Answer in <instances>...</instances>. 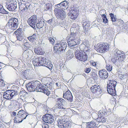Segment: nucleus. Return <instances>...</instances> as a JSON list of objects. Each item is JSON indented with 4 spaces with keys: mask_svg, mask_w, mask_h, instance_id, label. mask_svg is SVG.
<instances>
[{
    "mask_svg": "<svg viewBox=\"0 0 128 128\" xmlns=\"http://www.w3.org/2000/svg\"><path fill=\"white\" fill-rule=\"evenodd\" d=\"M12 103V105L14 107H18L19 106L18 102L16 100H13Z\"/></svg>",
    "mask_w": 128,
    "mask_h": 128,
    "instance_id": "52",
    "label": "nucleus"
},
{
    "mask_svg": "<svg viewBox=\"0 0 128 128\" xmlns=\"http://www.w3.org/2000/svg\"><path fill=\"white\" fill-rule=\"evenodd\" d=\"M30 5H28L25 4V6L23 8V12H26L27 10Z\"/></svg>",
    "mask_w": 128,
    "mask_h": 128,
    "instance_id": "54",
    "label": "nucleus"
},
{
    "mask_svg": "<svg viewBox=\"0 0 128 128\" xmlns=\"http://www.w3.org/2000/svg\"><path fill=\"white\" fill-rule=\"evenodd\" d=\"M20 116L17 114L16 116L15 117L14 121V123H20L22 122L24 118H22Z\"/></svg>",
    "mask_w": 128,
    "mask_h": 128,
    "instance_id": "31",
    "label": "nucleus"
},
{
    "mask_svg": "<svg viewBox=\"0 0 128 128\" xmlns=\"http://www.w3.org/2000/svg\"><path fill=\"white\" fill-rule=\"evenodd\" d=\"M56 101V104L55 107L56 108L59 109L66 108V103L64 100L60 98H57Z\"/></svg>",
    "mask_w": 128,
    "mask_h": 128,
    "instance_id": "6",
    "label": "nucleus"
},
{
    "mask_svg": "<svg viewBox=\"0 0 128 128\" xmlns=\"http://www.w3.org/2000/svg\"><path fill=\"white\" fill-rule=\"evenodd\" d=\"M99 76L103 79H106L108 77V74L106 70H100L99 72Z\"/></svg>",
    "mask_w": 128,
    "mask_h": 128,
    "instance_id": "20",
    "label": "nucleus"
},
{
    "mask_svg": "<svg viewBox=\"0 0 128 128\" xmlns=\"http://www.w3.org/2000/svg\"><path fill=\"white\" fill-rule=\"evenodd\" d=\"M107 111L106 109H103L102 110H100L98 112V114L100 116H106V114Z\"/></svg>",
    "mask_w": 128,
    "mask_h": 128,
    "instance_id": "36",
    "label": "nucleus"
},
{
    "mask_svg": "<svg viewBox=\"0 0 128 128\" xmlns=\"http://www.w3.org/2000/svg\"><path fill=\"white\" fill-rule=\"evenodd\" d=\"M40 86H39L40 88L39 89H38L36 92H41L44 93L48 96L50 94V91L48 90V89L44 86H43L41 84Z\"/></svg>",
    "mask_w": 128,
    "mask_h": 128,
    "instance_id": "15",
    "label": "nucleus"
},
{
    "mask_svg": "<svg viewBox=\"0 0 128 128\" xmlns=\"http://www.w3.org/2000/svg\"><path fill=\"white\" fill-rule=\"evenodd\" d=\"M90 22L88 20L85 21L83 22L82 26L84 30V32L82 31L83 33H82V35H87L88 34V31L90 28Z\"/></svg>",
    "mask_w": 128,
    "mask_h": 128,
    "instance_id": "10",
    "label": "nucleus"
},
{
    "mask_svg": "<svg viewBox=\"0 0 128 128\" xmlns=\"http://www.w3.org/2000/svg\"><path fill=\"white\" fill-rule=\"evenodd\" d=\"M43 58V59H42V60L41 62L40 63V65L41 66H43L44 64V63H45V64H47V62H48L49 61L47 60H46V58Z\"/></svg>",
    "mask_w": 128,
    "mask_h": 128,
    "instance_id": "51",
    "label": "nucleus"
},
{
    "mask_svg": "<svg viewBox=\"0 0 128 128\" xmlns=\"http://www.w3.org/2000/svg\"><path fill=\"white\" fill-rule=\"evenodd\" d=\"M0 13L2 14H8V12L6 11L3 8L2 6L0 4Z\"/></svg>",
    "mask_w": 128,
    "mask_h": 128,
    "instance_id": "43",
    "label": "nucleus"
},
{
    "mask_svg": "<svg viewBox=\"0 0 128 128\" xmlns=\"http://www.w3.org/2000/svg\"><path fill=\"white\" fill-rule=\"evenodd\" d=\"M80 47L78 48L76 50V52L75 53V54L76 57V59L79 60H77L78 62L80 60Z\"/></svg>",
    "mask_w": 128,
    "mask_h": 128,
    "instance_id": "33",
    "label": "nucleus"
},
{
    "mask_svg": "<svg viewBox=\"0 0 128 128\" xmlns=\"http://www.w3.org/2000/svg\"><path fill=\"white\" fill-rule=\"evenodd\" d=\"M91 75L94 80H96L98 76L95 72H92L91 73Z\"/></svg>",
    "mask_w": 128,
    "mask_h": 128,
    "instance_id": "48",
    "label": "nucleus"
},
{
    "mask_svg": "<svg viewBox=\"0 0 128 128\" xmlns=\"http://www.w3.org/2000/svg\"><path fill=\"white\" fill-rule=\"evenodd\" d=\"M37 17L36 15H33L29 18L28 21V24L34 29H36V23Z\"/></svg>",
    "mask_w": 128,
    "mask_h": 128,
    "instance_id": "8",
    "label": "nucleus"
},
{
    "mask_svg": "<svg viewBox=\"0 0 128 128\" xmlns=\"http://www.w3.org/2000/svg\"><path fill=\"white\" fill-rule=\"evenodd\" d=\"M34 60L32 61L33 64L34 66H41V62L43 59V58L42 57H34L33 59Z\"/></svg>",
    "mask_w": 128,
    "mask_h": 128,
    "instance_id": "18",
    "label": "nucleus"
},
{
    "mask_svg": "<svg viewBox=\"0 0 128 128\" xmlns=\"http://www.w3.org/2000/svg\"><path fill=\"white\" fill-rule=\"evenodd\" d=\"M52 5L50 4H46L44 6V10H52Z\"/></svg>",
    "mask_w": 128,
    "mask_h": 128,
    "instance_id": "41",
    "label": "nucleus"
},
{
    "mask_svg": "<svg viewBox=\"0 0 128 128\" xmlns=\"http://www.w3.org/2000/svg\"><path fill=\"white\" fill-rule=\"evenodd\" d=\"M18 4L19 9L23 12L24 10L23 8L25 6V4L22 2H19Z\"/></svg>",
    "mask_w": 128,
    "mask_h": 128,
    "instance_id": "45",
    "label": "nucleus"
},
{
    "mask_svg": "<svg viewBox=\"0 0 128 128\" xmlns=\"http://www.w3.org/2000/svg\"><path fill=\"white\" fill-rule=\"evenodd\" d=\"M101 16L102 17V18L103 20V22L104 23H106L108 21V20L107 19L106 16L105 15V14H101Z\"/></svg>",
    "mask_w": 128,
    "mask_h": 128,
    "instance_id": "47",
    "label": "nucleus"
},
{
    "mask_svg": "<svg viewBox=\"0 0 128 128\" xmlns=\"http://www.w3.org/2000/svg\"><path fill=\"white\" fill-rule=\"evenodd\" d=\"M5 84L4 80L0 78V87H2L4 86Z\"/></svg>",
    "mask_w": 128,
    "mask_h": 128,
    "instance_id": "56",
    "label": "nucleus"
},
{
    "mask_svg": "<svg viewBox=\"0 0 128 128\" xmlns=\"http://www.w3.org/2000/svg\"><path fill=\"white\" fill-rule=\"evenodd\" d=\"M51 116L50 114H46L45 116H44L43 117V120L44 122L46 123L48 120L49 118Z\"/></svg>",
    "mask_w": 128,
    "mask_h": 128,
    "instance_id": "39",
    "label": "nucleus"
},
{
    "mask_svg": "<svg viewBox=\"0 0 128 128\" xmlns=\"http://www.w3.org/2000/svg\"><path fill=\"white\" fill-rule=\"evenodd\" d=\"M91 70L90 68H86L84 70L85 72L86 73H89Z\"/></svg>",
    "mask_w": 128,
    "mask_h": 128,
    "instance_id": "59",
    "label": "nucleus"
},
{
    "mask_svg": "<svg viewBox=\"0 0 128 128\" xmlns=\"http://www.w3.org/2000/svg\"><path fill=\"white\" fill-rule=\"evenodd\" d=\"M109 83L108 82L107 84V86L109 87L110 86V87L112 88H115V87L117 84L116 82L114 80H110Z\"/></svg>",
    "mask_w": 128,
    "mask_h": 128,
    "instance_id": "27",
    "label": "nucleus"
},
{
    "mask_svg": "<svg viewBox=\"0 0 128 128\" xmlns=\"http://www.w3.org/2000/svg\"><path fill=\"white\" fill-rule=\"evenodd\" d=\"M107 86V89L108 93L112 96H115L116 94L115 88Z\"/></svg>",
    "mask_w": 128,
    "mask_h": 128,
    "instance_id": "25",
    "label": "nucleus"
},
{
    "mask_svg": "<svg viewBox=\"0 0 128 128\" xmlns=\"http://www.w3.org/2000/svg\"><path fill=\"white\" fill-rule=\"evenodd\" d=\"M17 114L18 115V116H20V117H21L22 118H24V120L28 116L27 113L22 110L19 111Z\"/></svg>",
    "mask_w": 128,
    "mask_h": 128,
    "instance_id": "24",
    "label": "nucleus"
},
{
    "mask_svg": "<svg viewBox=\"0 0 128 128\" xmlns=\"http://www.w3.org/2000/svg\"><path fill=\"white\" fill-rule=\"evenodd\" d=\"M54 117L52 116L50 117L49 118L48 120L47 121L46 123H48V124H52V123L54 121Z\"/></svg>",
    "mask_w": 128,
    "mask_h": 128,
    "instance_id": "49",
    "label": "nucleus"
},
{
    "mask_svg": "<svg viewBox=\"0 0 128 128\" xmlns=\"http://www.w3.org/2000/svg\"><path fill=\"white\" fill-rule=\"evenodd\" d=\"M67 44L64 41H61L59 43H57V44L55 45V46L54 47V51L55 53L59 54L60 53V47H62L61 50H63L64 51L66 50Z\"/></svg>",
    "mask_w": 128,
    "mask_h": 128,
    "instance_id": "4",
    "label": "nucleus"
},
{
    "mask_svg": "<svg viewBox=\"0 0 128 128\" xmlns=\"http://www.w3.org/2000/svg\"><path fill=\"white\" fill-rule=\"evenodd\" d=\"M35 53L38 55H42L44 54L43 50L40 47L36 48L34 49Z\"/></svg>",
    "mask_w": 128,
    "mask_h": 128,
    "instance_id": "30",
    "label": "nucleus"
},
{
    "mask_svg": "<svg viewBox=\"0 0 128 128\" xmlns=\"http://www.w3.org/2000/svg\"><path fill=\"white\" fill-rule=\"evenodd\" d=\"M17 113L14 112H12L11 115V116L14 117V116H16L17 115Z\"/></svg>",
    "mask_w": 128,
    "mask_h": 128,
    "instance_id": "61",
    "label": "nucleus"
},
{
    "mask_svg": "<svg viewBox=\"0 0 128 128\" xmlns=\"http://www.w3.org/2000/svg\"><path fill=\"white\" fill-rule=\"evenodd\" d=\"M82 123L81 125L82 128H84L86 126V128H96L98 126L96 120H95L88 123L84 122H83Z\"/></svg>",
    "mask_w": 128,
    "mask_h": 128,
    "instance_id": "9",
    "label": "nucleus"
},
{
    "mask_svg": "<svg viewBox=\"0 0 128 128\" xmlns=\"http://www.w3.org/2000/svg\"><path fill=\"white\" fill-rule=\"evenodd\" d=\"M68 3V1L65 0L56 5V6L57 7L60 8V9L65 10L66 6H67Z\"/></svg>",
    "mask_w": 128,
    "mask_h": 128,
    "instance_id": "22",
    "label": "nucleus"
},
{
    "mask_svg": "<svg viewBox=\"0 0 128 128\" xmlns=\"http://www.w3.org/2000/svg\"><path fill=\"white\" fill-rule=\"evenodd\" d=\"M36 35L35 34H34L32 36L28 37V40L31 41L32 40H36Z\"/></svg>",
    "mask_w": 128,
    "mask_h": 128,
    "instance_id": "50",
    "label": "nucleus"
},
{
    "mask_svg": "<svg viewBox=\"0 0 128 128\" xmlns=\"http://www.w3.org/2000/svg\"><path fill=\"white\" fill-rule=\"evenodd\" d=\"M48 40L50 43L53 44L54 42V40L52 37H50L48 38Z\"/></svg>",
    "mask_w": 128,
    "mask_h": 128,
    "instance_id": "55",
    "label": "nucleus"
},
{
    "mask_svg": "<svg viewBox=\"0 0 128 128\" xmlns=\"http://www.w3.org/2000/svg\"><path fill=\"white\" fill-rule=\"evenodd\" d=\"M78 34H77L76 32L74 33L73 32L72 33L71 32L70 34L68 35V36L67 38V39H68L69 40H75L76 39L77 40L78 39V38H77Z\"/></svg>",
    "mask_w": 128,
    "mask_h": 128,
    "instance_id": "23",
    "label": "nucleus"
},
{
    "mask_svg": "<svg viewBox=\"0 0 128 128\" xmlns=\"http://www.w3.org/2000/svg\"><path fill=\"white\" fill-rule=\"evenodd\" d=\"M68 14L70 18L74 20L76 19L78 16L77 14H76V12L75 10H73L71 8L69 10Z\"/></svg>",
    "mask_w": 128,
    "mask_h": 128,
    "instance_id": "16",
    "label": "nucleus"
},
{
    "mask_svg": "<svg viewBox=\"0 0 128 128\" xmlns=\"http://www.w3.org/2000/svg\"><path fill=\"white\" fill-rule=\"evenodd\" d=\"M66 54L67 56V57L68 58H72L74 56L73 54L70 50L68 51Z\"/></svg>",
    "mask_w": 128,
    "mask_h": 128,
    "instance_id": "46",
    "label": "nucleus"
},
{
    "mask_svg": "<svg viewBox=\"0 0 128 128\" xmlns=\"http://www.w3.org/2000/svg\"><path fill=\"white\" fill-rule=\"evenodd\" d=\"M76 40H69V39H68V46L70 47H72L76 45L77 41H76ZM73 48H74L73 47Z\"/></svg>",
    "mask_w": 128,
    "mask_h": 128,
    "instance_id": "28",
    "label": "nucleus"
},
{
    "mask_svg": "<svg viewBox=\"0 0 128 128\" xmlns=\"http://www.w3.org/2000/svg\"><path fill=\"white\" fill-rule=\"evenodd\" d=\"M19 22L18 19L15 18H11L10 19L8 22L6 24V27L12 30H15L18 28Z\"/></svg>",
    "mask_w": 128,
    "mask_h": 128,
    "instance_id": "2",
    "label": "nucleus"
},
{
    "mask_svg": "<svg viewBox=\"0 0 128 128\" xmlns=\"http://www.w3.org/2000/svg\"><path fill=\"white\" fill-rule=\"evenodd\" d=\"M38 22H36V28L40 29L42 28L44 24V20L43 19L39 20H38Z\"/></svg>",
    "mask_w": 128,
    "mask_h": 128,
    "instance_id": "26",
    "label": "nucleus"
},
{
    "mask_svg": "<svg viewBox=\"0 0 128 128\" xmlns=\"http://www.w3.org/2000/svg\"><path fill=\"white\" fill-rule=\"evenodd\" d=\"M54 12L56 14V16L58 18L64 20L66 17V14L65 12L62 10L56 8L54 10Z\"/></svg>",
    "mask_w": 128,
    "mask_h": 128,
    "instance_id": "7",
    "label": "nucleus"
},
{
    "mask_svg": "<svg viewBox=\"0 0 128 128\" xmlns=\"http://www.w3.org/2000/svg\"><path fill=\"white\" fill-rule=\"evenodd\" d=\"M47 64H45V63H44L43 66H45L48 68L50 70H51L52 68L53 65L51 64V62L50 61H49L48 62H47Z\"/></svg>",
    "mask_w": 128,
    "mask_h": 128,
    "instance_id": "40",
    "label": "nucleus"
},
{
    "mask_svg": "<svg viewBox=\"0 0 128 128\" xmlns=\"http://www.w3.org/2000/svg\"><path fill=\"white\" fill-rule=\"evenodd\" d=\"M22 74L23 77L27 79H31L32 75L31 71L27 70L24 71Z\"/></svg>",
    "mask_w": 128,
    "mask_h": 128,
    "instance_id": "19",
    "label": "nucleus"
},
{
    "mask_svg": "<svg viewBox=\"0 0 128 128\" xmlns=\"http://www.w3.org/2000/svg\"><path fill=\"white\" fill-rule=\"evenodd\" d=\"M42 128H49V126L48 125L46 124H44L42 125Z\"/></svg>",
    "mask_w": 128,
    "mask_h": 128,
    "instance_id": "58",
    "label": "nucleus"
},
{
    "mask_svg": "<svg viewBox=\"0 0 128 128\" xmlns=\"http://www.w3.org/2000/svg\"><path fill=\"white\" fill-rule=\"evenodd\" d=\"M109 15L111 17V20H112V18H115L114 16V14L112 13H110V14Z\"/></svg>",
    "mask_w": 128,
    "mask_h": 128,
    "instance_id": "64",
    "label": "nucleus"
},
{
    "mask_svg": "<svg viewBox=\"0 0 128 128\" xmlns=\"http://www.w3.org/2000/svg\"><path fill=\"white\" fill-rule=\"evenodd\" d=\"M82 43L81 44H80V47H83L82 48V49H83L84 48H85L86 47L88 46V42L87 40H84Z\"/></svg>",
    "mask_w": 128,
    "mask_h": 128,
    "instance_id": "37",
    "label": "nucleus"
},
{
    "mask_svg": "<svg viewBox=\"0 0 128 128\" xmlns=\"http://www.w3.org/2000/svg\"><path fill=\"white\" fill-rule=\"evenodd\" d=\"M14 33L16 34L18 40L20 41L22 40L24 33L22 28H18L14 32Z\"/></svg>",
    "mask_w": 128,
    "mask_h": 128,
    "instance_id": "11",
    "label": "nucleus"
},
{
    "mask_svg": "<svg viewBox=\"0 0 128 128\" xmlns=\"http://www.w3.org/2000/svg\"><path fill=\"white\" fill-rule=\"evenodd\" d=\"M18 93L16 90H8L4 92L3 95L4 99L8 100L11 99L14 96L18 94Z\"/></svg>",
    "mask_w": 128,
    "mask_h": 128,
    "instance_id": "3",
    "label": "nucleus"
},
{
    "mask_svg": "<svg viewBox=\"0 0 128 128\" xmlns=\"http://www.w3.org/2000/svg\"><path fill=\"white\" fill-rule=\"evenodd\" d=\"M48 80H51V78H44L42 79V84L44 85L47 84V83L48 81Z\"/></svg>",
    "mask_w": 128,
    "mask_h": 128,
    "instance_id": "42",
    "label": "nucleus"
},
{
    "mask_svg": "<svg viewBox=\"0 0 128 128\" xmlns=\"http://www.w3.org/2000/svg\"><path fill=\"white\" fill-rule=\"evenodd\" d=\"M106 70L109 72L111 71L112 68V66L110 65L109 64H107L106 67Z\"/></svg>",
    "mask_w": 128,
    "mask_h": 128,
    "instance_id": "53",
    "label": "nucleus"
},
{
    "mask_svg": "<svg viewBox=\"0 0 128 128\" xmlns=\"http://www.w3.org/2000/svg\"><path fill=\"white\" fill-rule=\"evenodd\" d=\"M34 85L35 88V91H36L38 89H39L40 88L39 86H40V85H41V83L40 82L37 80L33 81Z\"/></svg>",
    "mask_w": 128,
    "mask_h": 128,
    "instance_id": "32",
    "label": "nucleus"
},
{
    "mask_svg": "<svg viewBox=\"0 0 128 128\" xmlns=\"http://www.w3.org/2000/svg\"><path fill=\"white\" fill-rule=\"evenodd\" d=\"M118 77L121 80H122L127 77V74L125 72H119Z\"/></svg>",
    "mask_w": 128,
    "mask_h": 128,
    "instance_id": "29",
    "label": "nucleus"
},
{
    "mask_svg": "<svg viewBox=\"0 0 128 128\" xmlns=\"http://www.w3.org/2000/svg\"><path fill=\"white\" fill-rule=\"evenodd\" d=\"M28 53V57L30 58L32 57V56L33 54V52L32 50H25L24 51V54Z\"/></svg>",
    "mask_w": 128,
    "mask_h": 128,
    "instance_id": "38",
    "label": "nucleus"
},
{
    "mask_svg": "<svg viewBox=\"0 0 128 128\" xmlns=\"http://www.w3.org/2000/svg\"><path fill=\"white\" fill-rule=\"evenodd\" d=\"M64 126L65 127H67L68 128L69 127V124H68V123L67 122H66V123H64Z\"/></svg>",
    "mask_w": 128,
    "mask_h": 128,
    "instance_id": "63",
    "label": "nucleus"
},
{
    "mask_svg": "<svg viewBox=\"0 0 128 128\" xmlns=\"http://www.w3.org/2000/svg\"><path fill=\"white\" fill-rule=\"evenodd\" d=\"M76 92H75V93L76 94V96L79 99L80 98V97L79 91L78 90H77L76 91Z\"/></svg>",
    "mask_w": 128,
    "mask_h": 128,
    "instance_id": "57",
    "label": "nucleus"
},
{
    "mask_svg": "<svg viewBox=\"0 0 128 128\" xmlns=\"http://www.w3.org/2000/svg\"><path fill=\"white\" fill-rule=\"evenodd\" d=\"M52 80H48V81L47 82V84H45L44 85L46 86L45 87L47 88H48L50 89L52 87Z\"/></svg>",
    "mask_w": 128,
    "mask_h": 128,
    "instance_id": "44",
    "label": "nucleus"
},
{
    "mask_svg": "<svg viewBox=\"0 0 128 128\" xmlns=\"http://www.w3.org/2000/svg\"><path fill=\"white\" fill-rule=\"evenodd\" d=\"M63 97L70 102H72L73 101V96L72 94L69 90H68L66 92H64Z\"/></svg>",
    "mask_w": 128,
    "mask_h": 128,
    "instance_id": "12",
    "label": "nucleus"
},
{
    "mask_svg": "<svg viewBox=\"0 0 128 128\" xmlns=\"http://www.w3.org/2000/svg\"><path fill=\"white\" fill-rule=\"evenodd\" d=\"M109 45L107 43H102L98 44L95 50L100 53H102L106 52L108 49Z\"/></svg>",
    "mask_w": 128,
    "mask_h": 128,
    "instance_id": "5",
    "label": "nucleus"
},
{
    "mask_svg": "<svg viewBox=\"0 0 128 128\" xmlns=\"http://www.w3.org/2000/svg\"><path fill=\"white\" fill-rule=\"evenodd\" d=\"M24 46L27 47V48H28L29 46H28L29 45V44L28 42H25L24 44Z\"/></svg>",
    "mask_w": 128,
    "mask_h": 128,
    "instance_id": "62",
    "label": "nucleus"
},
{
    "mask_svg": "<svg viewBox=\"0 0 128 128\" xmlns=\"http://www.w3.org/2000/svg\"><path fill=\"white\" fill-rule=\"evenodd\" d=\"M24 51L23 52L22 54L23 57L24 58H28V53L26 54L25 53L24 54Z\"/></svg>",
    "mask_w": 128,
    "mask_h": 128,
    "instance_id": "60",
    "label": "nucleus"
},
{
    "mask_svg": "<svg viewBox=\"0 0 128 128\" xmlns=\"http://www.w3.org/2000/svg\"><path fill=\"white\" fill-rule=\"evenodd\" d=\"M82 50H80V61L82 62H84V63L82 62L84 64H85L87 63L86 62H87V61L88 56L86 53L82 51Z\"/></svg>",
    "mask_w": 128,
    "mask_h": 128,
    "instance_id": "17",
    "label": "nucleus"
},
{
    "mask_svg": "<svg viewBox=\"0 0 128 128\" xmlns=\"http://www.w3.org/2000/svg\"><path fill=\"white\" fill-rule=\"evenodd\" d=\"M28 93L24 90H22L20 92L19 95L20 96L21 98L22 99V97L24 98L26 97L28 95Z\"/></svg>",
    "mask_w": 128,
    "mask_h": 128,
    "instance_id": "35",
    "label": "nucleus"
},
{
    "mask_svg": "<svg viewBox=\"0 0 128 128\" xmlns=\"http://www.w3.org/2000/svg\"><path fill=\"white\" fill-rule=\"evenodd\" d=\"M34 84L33 82H30L26 84V88L29 91L31 92L35 91Z\"/></svg>",
    "mask_w": 128,
    "mask_h": 128,
    "instance_id": "21",
    "label": "nucleus"
},
{
    "mask_svg": "<svg viewBox=\"0 0 128 128\" xmlns=\"http://www.w3.org/2000/svg\"><path fill=\"white\" fill-rule=\"evenodd\" d=\"M114 54L111 59V61L117 66L123 62L125 59V56L123 52H121L118 49L115 50Z\"/></svg>",
    "mask_w": 128,
    "mask_h": 128,
    "instance_id": "1",
    "label": "nucleus"
},
{
    "mask_svg": "<svg viewBox=\"0 0 128 128\" xmlns=\"http://www.w3.org/2000/svg\"><path fill=\"white\" fill-rule=\"evenodd\" d=\"M90 90L92 92L97 94H100L102 92L101 88L100 86L98 85L92 86L90 88Z\"/></svg>",
    "mask_w": 128,
    "mask_h": 128,
    "instance_id": "13",
    "label": "nucleus"
},
{
    "mask_svg": "<svg viewBox=\"0 0 128 128\" xmlns=\"http://www.w3.org/2000/svg\"><path fill=\"white\" fill-rule=\"evenodd\" d=\"M9 2V4L6 5V7L10 11H14L17 8L16 2L15 1Z\"/></svg>",
    "mask_w": 128,
    "mask_h": 128,
    "instance_id": "14",
    "label": "nucleus"
},
{
    "mask_svg": "<svg viewBox=\"0 0 128 128\" xmlns=\"http://www.w3.org/2000/svg\"><path fill=\"white\" fill-rule=\"evenodd\" d=\"M95 120H96V122L97 121L98 122L103 123L106 122V120L103 116H102L100 117H98Z\"/></svg>",
    "mask_w": 128,
    "mask_h": 128,
    "instance_id": "34",
    "label": "nucleus"
}]
</instances>
